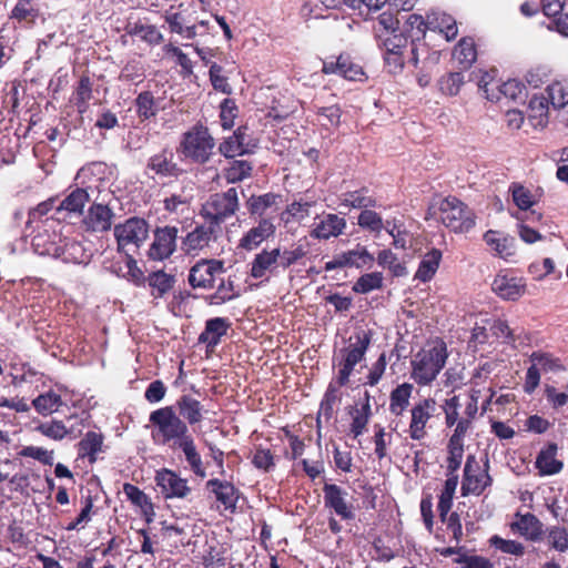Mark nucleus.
<instances>
[{"label":"nucleus","instance_id":"f257e3e1","mask_svg":"<svg viewBox=\"0 0 568 568\" xmlns=\"http://www.w3.org/2000/svg\"><path fill=\"white\" fill-rule=\"evenodd\" d=\"M447 358L448 352L444 342L427 344L412 357L410 378L419 386L429 385L437 378Z\"/></svg>","mask_w":568,"mask_h":568},{"label":"nucleus","instance_id":"f03ea898","mask_svg":"<svg viewBox=\"0 0 568 568\" xmlns=\"http://www.w3.org/2000/svg\"><path fill=\"white\" fill-rule=\"evenodd\" d=\"M149 420L154 426L151 435L156 444L173 448L190 435L187 424L178 416L172 406L153 410Z\"/></svg>","mask_w":568,"mask_h":568},{"label":"nucleus","instance_id":"7ed1b4c3","mask_svg":"<svg viewBox=\"0 0 568 568\" xmlns=\"http://www.w3.org/2000/svg\"><path fill=\"white\" fill-rule=\"evenodd\" d=\"M372 336L371 331L356 329L349 336L347 345L339 349V371L335 381L338 386H345L348 383L354 367L365 358V354L372 343Z\"/></svg>","mask_w":568,"mask_h":568},{"label":"nucleus","instance_id":"20e7f679","mask_svg":"<svg viewBox=\"0 0 568 568\" xmlns=\"http://www.w3.org/2000/svg\"><path fill=\"white\" fill-rule=\"evenodd\" d=\"M240 210L237 190L230 187L225 192L214 193L202 204L200 215L217 227Z\"/></svg>","mask_w":568,"mask_h":568},{"label":"nucleus","instance_id":"39448f33","mask_svg":"<svg viewBox=\"0 0 568 568\" xmlns=\"http://www.w3.org/2000/svg\"><path fill=\"white\" fill-rule=\"evenodd\" d=\"M442 223L455 233H467L475 226V213L464 202L455 196H447L439 203Z\"/></svg>","mask_w":568,"mask_h":568},{"label":"nucleus","instance_id":"423d86ee","mask_svg":"<svg viewBox=\"0 0 568 568\" xmlns=\"http://www.w3.org/2000/svg\"><path fill=\"white\" fill-rule=\"evenodd\" d=\"M222 235V227H217L212 222L205 221L204 223L196 224L182 239V250L187 255H199L203 253H212L217 248L219 240Z\"/></svg>","mask_w":568,"mask_h":568},{"label":"nucleus","instance_id":"0eeeda50","mask_svg":"<svg viewBox=\"0 0 568 568\" xmlns=\"http://www.w3.org/2000/svg\"><path fill=\"white\" fill-rule=\"evenodd\" d=\"M214 145V139L207 129L199 126L183 135L181 151L185 158L202 164L209 161Z\"/></svg>","mask_w":568,"mask_h":568},{"label":"nucleus","instance_id":"6e6552de","mask_svg":"<svg viewBox=\"0 0 568 568\" xmlns=\"http://www.w3.org/2000/svg\"><path fill=\"white\" fill-rule=\"evenodd\" d=\"M489 460L486 458L484 468L476 460L474 455H468L464 467V478L462 483L463 496L481 495L485 489L493 484L489 473Z\"/></svg>","mask_w":568,"mask_h":568},{"label":"nucleus","instance_id":"1a4fd4ad","mask_svg":"<svg viewBox=\"0 0 568 568\" xmlns=\"http://www.w3.org/2000/svg\"><path fill=\"white\" fill-rule=\"evenodd\" d=\"M148 234V222L139 217H130L124 223L114 226L118 250L124 254L130 253V246L139 248L146 240Z\"/></svg>","mask_w":568,"mask_h":568},{"label":"nucleus","instance_id":"9d476101","mask_svg":"<svg viewBox=\"0 0 568 568\" xmlns=\"http://www.w3.org/2000/svg\"><path fill=\"white\" fill-rule=\"evenodd\" d=\"M381 47L384 49L386 53H400L405 54L408 44H410V50L408 54V61L413 63L414 67H417L419 58L422 55L428 54L429 49L426 43L419 41V39L408 41V38L403 32H395L388 34H378Z\"/></svg>","mask_w":568,"mask_h":568},{"label":"nucleus","instance_id":"9b49d317","mask_svg":"<svg viewBox=\"0 0 568 568\" xmlns=\"http://www.w3.org/2000/svg\"><path fill=\"white\" fill-rule=\"evenodd\" d=\"M178 227L165 225L156 227L148 255L153 261H164L176 250Z\"/></svg>","mask_w":568,"mask_h":568},{"label":"nucleus","instance_id":"f8f14e48","mask_svg":"<svg viewBox=\"0 0 568 568\" xmlns=\"http://www.w3.org/2000/svg\"><path fill=\"white\" fill-rule=\"evenodd\" d=\"M224 263L219 260H201L189 272V284L193 288H212L217 274L223 273Z\"/></svg>","mask_w":568,"mask_h":568},{"label":"nucleus","instance_id":"ddd939ff","mask_svg":"<svg viewBox=\"0 0 568 568\" xmlns=\"http://www.w3.org/2000/svg\"><path fill=\"white\" fill-rule=\"evenodd\" d=\"M437 403L434 398L428 397L417 402L410 409V423L408 427L409 437L414 440H420L426 435V425L434 416Z\"/></svg>","mask_w":568,"mask_h":568},{"label":"nucleus","instance_id":"4468645a","mask_svg":"<svg viewBox=\"0 0 568 568\" xmlns=\"http://www.w3.org/2000/svg\"><path fill=\"white\" fill-rule=\"evenodd\" d=\"M59 226V223L54 219H47L41 230L32 237V247L39 255H48L54 257L58 253L59 244L62 241L60 234L54 230Z\"/></svg>","mask_w":568,"mask_h":568},{"label":"nucleus","instance_id":"2eb2a0df","mask_svg":"<svg viewBox=\"0 0 568 568\" xmlns=\"http://www.w3.org/2000/svg\"><path fill=\"white\" fill-rule=\"evenodd\" d=\"M276 231L275 219L265 216L251 227L240 240L239 247L245 251L257 248L265 240L274 236Z\"/></svg>","mask_w":568,"mask_h":568},{"label":"nucleus","instance_id":"dca6fc26","mask_svg":"<svg viewBox=\"0 0 568 568\" xmlns=\"http://www.w3.org/2000/svg\"><path fill=\"white\" fill-rule=\"evenodd\" d=\"M324 505L344 520L354 518L353 506L347 503V491L336 484H325L323 487Z\"/></svg>","mask_w":568,"mask_h":568},{"label":"nucleus","instance_id":"f3484780","mask_svg":"<svg viewBox=\"0 0 568 568\" xmlns=\"http://www.w3.org/2000/svg\"><path fill=\"white\" fill-rule=\"evenodd\" d=\"M346 229V220L334 213L323 214L314 219L311 237L316 240H329L343 234Z\"/></svg>","mask_w":568,"mask_h":568},{"label":"nucleus","instance_id":"a211bd4d","mask_svg":"<svg viewBox=\"0 0 568 568\" xmlns=\"http://www.w3.org/2000/svg\"><path fill=\"white\" fill-rule=\"evenodd\" d=\"M155 481L164 498H184L191 491L186 479L166 468L156 473Z\"/></svg>","mask_w":568,"mask_h":568},{"label":"nucleus","instance_id":"6ab92c4d","mask_svg":"<svg viewBox=\"0 0 568 568\" xmlns=\"http://www.w3.org/2000/svg\"><path fill=\"white\" fill-rule=\"evenodd\" d=\"M54 258L64 263L88 265L92 258V251L77 240L62 239Z\"/></svg>","mask_w":568,"mask_h":568},{"label":"nucleus","instance_id":"aec40b11","mask_svg":"<svg viewBox=\"0 0 568 568\" xmlns=\"http://www.w3.org/2000/svg\"><path fill=\"white\" fill-rule=\"evenodd\" d=\"M322 70L326 74H338L349 81L361 80L364 75L362 67L344 54H341L335 61H324Z\"/></svg>","mask_w":568,"mask_h":568},{"label":"nucleus","instance_id":"412c9836","mask_svg":"<svg viewBox=\"0 0 568 568\" xmlns=\"http://www.w3.org/2000/svg\"><path fill=\"white\" fill-rule=\"evenodd\" d=\"M146 169L162 178H178L182 170L174 162V154L169 149H162L159 153L151 155Z\"/></svg>","mask_w":568,"mask_h":568},{"label":"nucleus","instance_id":"4be33fe9","mask_svg":"<svg viewBox=\"0 0 568 568\" xmlns=\"http://www.w3.org/2000/svg\"><path fill=\"white\" fill-rule=\"evenodd\" d=\"M113 211L103 204H92L83 219V225L87 231L105 232L111 229Z\"/></svg>","mask_w":568,"mask_h":568},{"label":"nucleus","instance_id":"5701e85b","mask_svg":"<svg viewBox=\"0 0 568 568\" xmlns=\"http://www.w3.org/2000/svg\"><path fill=\"white\" fill-rule=\"evenodd\" d=\"M491 288L501 298L516 301L524 294L525 284L517 277L497 275L493 281Z\"/></svg>","mask_w":568,"mask_h":568},{"label":"nucleus","instance_id":"b1692460","mask_svg":"<svg viewBox=\"0 0 568 568\" xmlns=\"http://www.w3.org/2000/svg\"><path fill=\"white\" fill-rule=\"evenodd\" d=\"M230 322L224 317L210 318L205 323L204 331L199 336V342L206 345L207 348H214L221 341V337L227 333Z\"/></svg>","mask_w":568,"mask_h":568},{"label":"nucleus","instance_id":"393cba45","mask_svg":"<svg viewBox=\"0 0 568 568\" xmlns=\"http://www.w3.org/2000/svg\"><path fill=\"white\" fill-rule=\"evenodd\" d=\"M206 488L210 489L225 509H234L239 499L237 489L226 480L213 478L206 481Z\"/></svg>","mask_w":568,"mask_h":568},{"label":"nucleus","instance_id":"a878e982","mask_svg":"<svg viewBox=\"0 0 568 568\" xmlns=\"http://www.w3.org/2000/svg\"><path fill=\"white\" fill-rule=\"evenodd\" d=\"M280 247L271 251L263 250L256 254L251 263V276L254 278H263L267 272H273L278 266Z\"/></svg>","mask_w":568,"mask_h":568},{"label":"nucleus","instance_id":"bb28decb","mask_svg":"<svg viewBox=\"0 0 568 568\" xmlns=\"http://www.w3.org/2000/svg\"><path fill=\"white\" fill-rule=\"evenodd\" d=\"M427 28L438 30L447 41L454 40L458 33L456 20L440 11H432L427 14Z\"/></svg>","mask_w":568,"mask_h":568},{"label":"nucleus","instance_id":"cd10ccee","mask_svg":"<svg viewBox=\"0 0 568 568\" xmlns=\"http://www.w3.org/2000/svg\"><path fill=\"white\" fill-rule=\"evenodd\" d=\"M124 30L129 36L138 37L150 45H158L164 40L163 34L155 26L145 24L140 20L128 22Z\"/></svg>","mask_w":568,"mask_h":568},{"label":"nucleus","instance_id":"c85d7f7f","mask_svg":"<svg viewBox=\"0 0 568 568\" xmlns=\"http://www.w3.org/2000/svg\"><path fill=\"white\" fill-rule=\"evenodd\" d=\"M176 408L180 418L189 425L199 424L202 419L203 407L201 403L191 395H182L176 400Z\"/></svg>","mask_w":568,"mask_h":568},{"label":"nucleus","instance_id":"c756f323","mask_svg":"<svg viewBox=\"0 0 568 568\" xmlns=\"http://www.w3.org/2000/svg\"><path fill=\"white\" fill-rule=\"evenodd\" d=\"M442 257V251L438 248H432L430 251L425 253L422 257V261L419 262L414 278L423 283L429 282L436 274Z\"/></svg>","mask_w":568,"mask_h":568},{"label":"nucleus","instance_id":"7c9ffc66","mask_svg":"<svg viewBox=\"0 0 568 568\" xmlns=\"http://www.w3.org/2000/svg\"><path fill=\"white\" fill-rule=\"evenodd\" d=\"M484 241L499 257L506 258L515 253V239L497 231H487Z\"/></svg>","mask_w":568,"mask_h":568},{"label":"nucleus","instance_id":"2f4dec72","mask_svg":"<svg viewBox=\"0 0 568 568\" xmlns=\"http://www.w3.org/2000/svg\"><path fill=\"white\" fill-rule=\"evenodd\" d=\"M557 445L551 443L541 449L536 458V467L540 475H555L562 468V463L556 459Z\"/></svg>","mask_w":568,"mask_h":568},{"label":"nucleus","instance_id":"473e14b6","mask_svg":"<svg viewBox=\"0 0 568 568\" xmlns=\"http://www.w3.org/2000/svg\"><path fill=\"white\" fill-rule=\"evenodd\" d=\"M172 449H180L183 452L187 464L190 465L192 471L199 476L204 478L206 476L205 469L203 468L202 458L199 454L194 438L190 434L182 442L178 443Z\"/></svg>","mask_w":568,"mask_h":568},{"label":"nucleus","instance_id":"72a5a7b5","mask_svg":"<svg viewBox=\"0 0 568 568\" xmlns=\"http://www.w3.org/2000/svg\"><path fill=\"white\" fill-rule=\"evenodd\" d=\"M521 536L531 541H539L542 539L544 530L541 521L532 514H526L513 525Z\"/></svg>","mask_w":568,"mask_h":568},{"label":"nucleus","instance_id":"f704fd0d","mask_svg":"<svg viewBox=\"0 0 568 568\" xmlns=\"http://www.w3.org/2000/svg\"><path fill=\"white\" fill-rule=\"evenodd\" d=\"M549 101L545 95H532L528 103V118L535 128H544L548 123Z\"/></svg>","mask_w":568,"mask_h":568},{"label":"nucleus","instance_id":"c9c22d12","mask_svg":"<svg viewBox=\"0 0 568 568\" xmlns=\"http://www.w3.org/2000/svg\"><path fill=\"white\" fill-rule=\"evenodd\" d=\"M413 393V385L403 383L395 387L389 395V412L395 416H400L409 405Z\"/></svg>","mask_w":568,"mask_h":568},{"label":"nucleus","instance_id":"e433bc0d","mask_svg":"<svg viewBox=\"0 0 568 568\" xmlns=\"http://www.w3.org/2000/svg\"><path fill=\"white\" fill-rule=\"evenodd\" d=\"M367 189L345 192L341 195V205L348 209L366 210L376 206V199L367 194Z\"/></svg>","mask_w":568,"mask_h":568},{"label":"nucleus","instance_id":"4c0bfd02","mask_svg":"<svg viewBox=\"0 0 568 568\" xmlns=\"http://www.w3.org/2000/svg\"><path fill=\"white\" fill-rule=\"evenodd\" d=\"M280 195L268 192L261 195H251L246 201V207L251 216L264 217L267 210L276 204Z\"/></svg>","mask_w":568,"mask_h":568},{"label":"nucleus","instance_id":"58836bf2","mask_svg":"<svg viewBox=\"0 0 568 568\" xmlns=\"http://www.w3.org/2000/svg\"><path fill=\"white\" fill-rule=\"evenodd\" d=\"M148 284L152 288L151 295L154 298H161L169 293L175 283L173 275L166 274L163 271H156L149 274Z\"/></svg>","mask_w":568,"mask_h":568},{"label":"nucleus","instance_id":"ea45409f","mask_svg":"<svg viewBox=\"0 0 568 568\" xmlns=\"http://www.w3.org/2000/svg\"><path fill=\"white\" fill-rule=\"evenodd\" d=\"M103 444V436L95 432H88L85 436L79 442V456L88 458L90 463L97 460V454L101 450Z\"/></svg>","mask_w":568,"mask_h":568},{"label":"nucleus","instance_id":"a19ab883","mask_svg":"<svg viewBox=\"0 0 568 568\" xmlns=\"http://www.w3.org/2000/svg\"><path fill=\"white\" fill-rule=\"evenodd\" d=\"M458 485V475L449 476L445 480L444 489L439 495V500L437 505V509L439 513V518L442 521L446 520V516L448 515L452 506L453 498Z\"/></svg>","mask_w":568,"mask_h":568},{"label":"nucleus","instance_id":"79ce46f5","mask_svg":"<svg viewBox=\"0 0 568 568\" xmlns=\"http://www.w3.org/2000/svg\"><path fill=\"white\" fill-rule=\"evenodd\" d=\"M453 57L463 69L470 68L477 58L474 40L470 38L462 39L455 47Z\"/></svg>","mask_w":568,"mask_h":568},{"label":"nucleus","instance_id":"37998d69","mask_svg":"<svg viewBox=\"0 0 568 568\" xmlns=\"http://www.w3.org/2000/svg\"><path fill=\"white\" fill-rule=\"evenodd\" d=\"M90 196L87 190L77 187L57 207V211H68L70 213L81 214L84 205L89 202Z\"/></svg>","mask_w":568,"mask_h":568},{"label":"nucleus","instance_id":"c03bdc74","mask_svg":"<svg viewBox=\"0 0 568 568\" xmlns=\"http://www.w3.org/2000/svg\"><path fill=\"white\" fill-rule=\"evenodd\" d=\"M40 434L54 440H62L68 435L74 433V428L71 425L68 427L62 420L51 419L49 422L41 423L36 428Z\"/></svg>","mask_w":568,"mask_h":568},{"label":"nucleus","instance_id":"a18cd8bd","mask_svg":"<svg viewBox=\"0 0 568 568\" xmlns=\"http://www.w3.org/2000/svg\"><path fill=\"white\" fill-rule=\"evenodd\" d=\"M135 111L141 121L150 120L158 114V106L152 92L143 91L138 94L134 101Z\"/></svg>","mask_w":568,"mask_h":568},{"label":"nucleus","instance_id":"49530a36","mask_svg":"<svg viewBox=\"0 0 568 568\" xmlns=\"http://www.w3.org/2000/svg\"><path fill=\"white\" fill-rule=\"evenodd\" d=\"M346 267L361 268L369 266L374 262V256L365 246L357 245L355 248L341 253Z\"/></svg>","mask_w":568,"mask_h":568},{"label":"nucleus","instance_id":"de8ad7c7","mask_svg":"<svg viewBox=\"0 0 568 568\" xmlns=\"http://www.w3.org/2000/svg\"><path fill=\"white\" fill-rule=\"evenodd\" d=\"M338 384L332 382L329 383L324 397L320 405V410L317 414V422L321 420V418H325V420H329L333 417L334 414V406L337 402L341 400L339 394H338Z\"/></svg>","mask_w":568,"mask_h":568},{"label":"nucleus","instance_id":"09e8293b","mask_svg":"<svg viewBox=\"0 0 568 568\" xmlns=\"http://www.w3.org/2000/svg\"><path fill=\"white\" fill-rule=\"evenodd\" d=\"M39 16V9L34 0H18L11 11V18L18 22L32 23Z\"/></svg>","mask_w":568,"mask_h":568},{"label":"nucleus","instance_id":"8fccbe9b","mask_svg":"<svg viewBox=\"0 0 568 568\" xmlns=\"http://www.w3.org/2000/svg\"><path fill=\"white\" fill-rule=\"evenodd\" d=\"M244 132L242 128H239L234 133L226 138L219 146V151L225 158H235L245 153L243 148Z\"/></svg>","mask_w":568,"mask_h":568},{"label":"nucleus","instance_id":"3c124183","mask_svg":"<svg viewBox=\"0 0 568 568\" xmlns=\"http://www.w3.org/2000/svg\"><path fill=\"white\" fill-rule=\"evenodd\" d=\"M240 296V292L235 290L234 282L229 277L226 281L222 280L216 291L207 296L210 305H222Z\"/></svg>","mask_w":568,"mask_h":568},{"label":"nucleus","instance_id":"603ef678","mask_svg":"<svg viewBox=\"0 0 568 568\" xmlns=\"http://www.w3.org/2000/svg\"><path fill=\"white\" fill-rule=\"evenodd\" d=\"M61 404V396L52 390L41 394L32 400L34 409L43 416L57 412Z\"/></svg>","mask_w":568,"mask_h":568},{"label":"nucleus","instance_id":"864d4df0","mask_svg":"<svg viewBox=\"0 0 568 568\" xmlns=\"http://www.w3.org/2000/svg\"><path fill=\"white\" fill-rule=\"evenodd\" d=\"M548 101L555 109H562L568 104V80L555 81L547 87Z\"/></svg>","mask_w":568,"mask_h":568},{"label":"nucleus","instance_id":"5fc2aeb1","mask_svg":"<svg viewBox=\"0 0 568 568\" xmlns=\"http://www.w3.org/2000/svg\"><path fill=\"white\" fill-rule=\"evenodd\" d=\"M383 280V274L379 272L363 274L354 283L353 291L357 294H368L372 291L382 288Z\"/></svg>","mask_w":568,"mask_h":568},{"label":"nucleus","instance_id":"6e6d98bb","mask_svg":"<svg viewBox=\"0 0 568 568\" xmlns=\"http://www.w3.org/2000/svg\"><path fill=\"white\" fill-rule=\"evenodd\" d=\"M145 69L140 60L133 59L122 68L119 79L123 82L139 84L144 80Z\"/></svg>","mask_w":568,"mask_h":568},{"label":"nucleus","instance_id":"4d7b16f0","mask_svg":"<svg viewBox=\"0 0 568 568\" xmlns=\"http://www.w3.org/2000/svg\"><path fill=\"white\" fill-rule=\"evenodd\" d=\"M530 362L535 363L544 373H557L564 369L560 359L548 353L534 352L530 355Z\"/></svg>","mask_w":568,"mask_h":568},{"label":"nucleus","instance_id":"13d9d810","mask_svg":"<svg viewBox=\"0 0 568 568\" xmlns=\"http://www.w3.org/2000/svg\"><path fill=\"white\" fill-rule=\"evenodd\" d=\"M547 541L551 549L565 552L568 549V531L564 527L552 526L547 529Z\"/></svg>","mask_w":568,"mask_h":568},{"label":"nucleus","instance_id":"bf43d9fd","mask_svg":"<svg viewBox=\"0 0 568 568\" xmlns=\"http://www.w3.org/2000/svg\"><path fill=\"white\" fill-rule=\"evenodd\" d=\"M357 224L371 232L379 233L384 229L382 216L372 210H363L357 219Z\"/></svg>","mask_w":568,"mask_h":568},{"label":"nucleus","instance_id":"052dcab7","mask_svg":"<svg viewBox=\"0 0 568 568\" xmlns=\"http://www.w3.org/2000/svg\"><path fill=\"white\" fill-rule=\"evenodd\" d=\"M123 493L126 498L135 506L145 509H152V504L149 497L135 485L125 483L123 485Z\"/></svg>","mask_w":568,"mask_h":568},{"label":"nucleus","instance_id":"680f3d73","mask_svg":"<svg viewBox=\"0 0 568 568\" xmlns=\"http://www.w3.org/2000/svg\"><path fill=\"white\" fill-rule=\"evenodd\" d=\"M371 417V405L369 403H366L362 406L361 409H356L355 415L353 416V420L351 424V433L356 438L366 429V426L368 424Z\"/></svg>","mask_w":568,"mask_h":568},{"label":"nucleus","instance_id":"e2e57ef3","mask_svg":"<svg viewBox=\"0 0 568 568\" xmlns=\"http://www.w3.org/2000/svg\"><path fill=\"white\" fill-rule=\"evenodd\" d=\"M509 190L511 191L513 201L519 210L527 211L534 205L532 195L528 189L514 183Z\"/></svg>","mask_w":568,"mask_h":568},{"label":"nucleus","instance_id":"0e129e2a","mask_svg":"<svg viewBox=\"0 0 568 568\" xmlns=\"http://www.w3.org/2000/svg\"><path fill=\"white\" fill-rule=\"evenodd\" d=\"M252 464L257 469L270 471L275 466L274 455L270 449L258 446L256 447L254 455L252 457Z\"/></svg>","mask_w":568,"mask_h":568},{"label":"nucleus","instance_id":"69168bd1","mask_svg":"<svg viewBox=\"0 0 568 568\" xmlns=\"http://www.w3.org/2000/svg\"><path fill=\"white\" fill-rule=\"evenodd\" d=\"M306 255V251L303 245H296L290 250H280L278 266L283 270L288 268L291 265L297 263Z\"/></svg>","mask_w":568,"mask_h":568},{"label":"nucleus","instance_id":"338daca9","mask_svg":"<svg viewBox=\"0 0 568 568\" xmlns=\"http://www.w3.org/2000/svg\"><path fill=\"white\" fill-rule=\"evenodd\" d=\"M252 166L247 161L235 160L227 169L226 178L230 182L235 183L251 175Z\"/></svg>","mask_w":568,"mask_h":568},{"label":"nucleus","instance_id":"774afa93","mask_svg":"<svg viewBox=\"0 0 568 568\" xmlns=\"http://www.w3.org/2000/svg\"><path fill=\"white\" fill-rule=\"evenodd\" d=\"M463 83L464 77L460 72H452L439 81L440 90L448 95H456Z\"/></svg>","mask_w":568,"mask_h":568}]
</instances>
